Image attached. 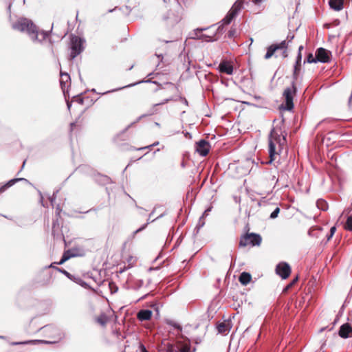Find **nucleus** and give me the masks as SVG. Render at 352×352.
<instances>
[{
	"mask_svg": "<svg viewBox=\"0 0 352 352\" xmlns=\"http://www.w3.org/2000/svg\"><path fill=\"white\" fill-rule=\"evenodd\" d=\"M12 28L20 32H25L33 41H43L47 36V32L42 31L40 34L38 28L33 22L26 18H20L12 24Z\"/></svg>",
	"mask_w": 352,
	"mask_h": 352,
	"instance_id": "obj_1",
	"label": "nucleus"
},
{
	"mask_svg": "<svg viewBox=\"0 0 352 352\" xmlns=\"http://www.w3.org/2000/svg\"><path fill=\"white\" fill-rule=\"evenodd\" d=\"M285 142V138L282 135L280 128L274 127L271 130L269 136V155L270 160L267 164H272L276 160V156L283 148Z\"/></svg>",
	"mask_w": 352,
	"mask_h": 352,
	"instance_id": "obj_2",
	"label": "nucleus"
},
{
	"mask_svg": "<svg viewBox=\"0 0 352 352\" xmlns=\"http://www.w3.org/2000/svg\"><path fill=\"white\" fill-rule=\"evenodd\" d=\"M85 41L77 36H72L71 38V53L70 59H74L78 55H79L84 50L83 44Z\"/></svg>",
	"mask_w": 352,
	"mask_h": 352,
	"instance_id": "obj_3",
	"label": "nucleus"
},
{
	"mask_svg": "<svg viewBox=\"0 0 352 352\" xmlns=\"http://www.w3.org/2000/svg\"><path fill=\"white\" fill-rule=\"evenodd\" d=\"M243 8V1L237 0L232 6L231 9L222 20V23L225 25H228L231 21L239 14L241 10Z\"/></svg>",
	"mask_w": 352,
	"mask_h": 352,
	"instance_id": "obj_4",
	"label": "nucleus"
},
{
	"mask_svg": "<svg viewBox=\"0 0 352 352\" xmlns=\"http://www.w3.org/2000/svg\"><path fill=\"white\" fill-rule=\"evenodd\" d=\"M296 87L295 82H292L291 87H287L283 92V96L285 100V109L287 111H291L294 108L293 98L296 93Z\"/></svg>",
	"mask_w": 352,
	"mask_h": 352,
	"instance_id": "obj_5",
	"label": "nucleus"
},
{
	"mask_svg": "<svg viewBox=\"0 0 352 352\" xmlns=\"http://www.w3.org/2000/svg\"><path fill=\"white\" fill-rule=\"evenodd\" d=\"M276 272L283 279H286L291 273V267L287 263L281 262L276 265Z\"/></svg>",
	"mask_w": 352,
	"mask_h": 352,
	"instance_id": "obj_6",
	"label": "nucleus"
},
{
	"mask_svg": "<svg viewBox=\"0 0 352 352\" xmlns=\"http://www.w3.org/2000/svg\"><path fill=\"white\" fill-rule=\"evenodd\" d=\"M316 59L317 63H328L330 60V52L324 48L320 47L316 52Z\"/></svg>",
	"mask_w": 352,
	"mask_h": 352,
	"instance_id": "obj_7",
	"label": "nucleus"
},
{
	"mask_svg": "<svg viewBox=\"0 0 352 352\" xmlns=\"http://www.w3.org/2000/svg\"><path fill=\"white\" fill-rule=\"evenodd\" d=\"M293 38H294V35H292V36L288 35L287 37V40H284L279 43L272 44V45H274L276 51H277L278 50H283V56L287 57V49L289 43L290 42H292Z\"/></svg>",
	"mask_w": 352,
	"mask_h": 352,
	"instance_id": "obj_8",
	"label": "nucleus"
},
{
	"mask_svg": "<svg viewBox=\"0 0 352 352\" xmlns=\"http://www.w3.org/2000/svg\"><path fill=\"white\" fill-rule=\"evenodd\" d=\"M210 147L209 143L204 140L196 143V151L201 156H206L208 153Z\"/></svg>",
	"mask_w": 352,
	"mask_h": 352,
	"instance_id": "obj_9",
	"label": "nucleus"
},
{
	"mask_svg": "<svg viewBox=\"0 0 352 352\" xmlns=\"http://www.w3.org/2000/svg\"><path fill=\"white\" fill-rule=\"evenodd\" d=\"M352 335V327L348 324H344L340 327L339 336L342 338H347Z\"/></svg>",
	"mask_w": 352,
	"mask_h": 352,
	"instance_id": "obj_10",
	"label": "nucleus"
},
{
	"mask_svg": "<svg viewBox=\"0 0 352 352\" xmlns=\"http://www.w3.org/2000/svg\"><path fill=\"white\" fill-rule=\"evenodd\" d=\"M220 72L230 75L233 72V67L230 63L226 61L221 63L219 65Z\"/></svg>",
	"mask_w": 352,
	"mask_h": 352,
	"instance_id": "obj_11",
	"label": "nucleus"
},
{
	"mask_svg": "<svg viewBox=\"0 0 352 352\" xmlns=\"http://www.w3.org/2000/svg\"><path fill=\"white\" fill-rule=\"evenodd\" d=\"M178 347L169 343H162L158 348L159 352H177Z\"/></svg>",
	"mask_w": 352,
	"mask_h": 352,
	"instance_id": "obj_12",
	"label": "nucleus"
},
{
	"mask_svg": "<svg viewBox=\"0 0 352 352\" xmlns=\"http://www.w3.org/2000/svg\"><path fill=\"white\" fill-rule=\"evenodd\" d=\"M152 316V311L149 309H142L138 314L137 318L140 321L148 320Z\"/></svg>",
	"mask_w": 352,
	"mask_h": 352,
	"instance_id": "obj_13",
	"label": "nucleus"
},
{
	"mask_svg": "<svg viewBox=\"0 0 352 352\" xmlns=\"http://www.w3.org/2000/svg\"><path fill=\"white\" fill-rule=\"evenodd\" d=\"M262 238L260 234L256 233H250V244L252 246H259L261 243Z\"/></svg>",
	"mask_w": 352,
	"mask_h": 352,
	"instance_id": "obj_14",
	"label": "nucleus"
},
{
	"mask_svg": "<svg viewBox=\"0 0 352 352\" xmlns=\"http://www.w3.org/2000/svg\"><path fill=\"white\" fill-rule=\"evenodd\" d=\"M329 5L331 9L340 11L343 8L344 0H329Z\"/></svg>",
	"mask_w": 352,
	"mask_h": 352,
	"instance_id": "obj_15",
	"label": "nucleus"
},
{
	"mask_svg": "<svg viewBox=\"0 0 352 352\" xmlns=\"http://www.w3.org/2000/svg\"><path fill=\"white\" fill-rule=\"evenodd\" d=\"M230 324L229 322H221L217 325L218 332L220 333H226L230 329Z\"/></svg>",
	"mask_w": 352,
	"mask_h": 352,
	"instance_id": "obj_16",
	"label": "nucleus"
},
{
	"mask_svg": "<svg viewBox=\"0 0 352 352\" xmlns=\"http://www.w3.org/2000/svg\"><path fill=\"white\" fill-rule=\"evenodd\" d=\"M251 279H252V276H251L250 274H249L248 272L241 273L239 278V282L243 285H247L251 281Z\"/></svg>",
	"mask_w": 352,
	"mask_h": 352,
	"instance_id": "obj_17",
	"label": "nucleus"
},
{
	"mask_svg": "<svg viewBox=\"0 0 352 352\" xmlns=\"http://www.w3.org/2000/svg\"><path fill=\"white\" fill-rule=\"evenodd\" d=\"M173 99L172 98H166L164 99L163 101H162L161 102H159V103H157V104H155L153 105V107H151V109H150V113H149V115H153L155 113H156L157 112V107L160 105H162V104H164L167 102H168L169 101H171L173 100Z\"/></svg>",
	"mask_w": 352,
	"mask_h": 352,
	"instance_id": "obj_18",
	"label": "nucleus"
},
{
	"mask_svg": "<svg viewBox=\"0 0 352 352\" xmlns=\"http://www.w3.org/2000/svg\"><path fill=\"white\" fill-rule=\"evenodd\" d=\"M69 80H70V76L67 73L60 72V83L62 87V89L66 86V84L68 82Z\"/></svg>",
	"mask_w": 352,
	"mask_h": 352,
	"instance_id": "obj_19",
	"label": "nucleus"
},
{
	"mask_svg": "<svg viewBox=\"0 0 352 352\" xmlns=\"http://www.w3.org/2000/svg\"><path fill=\"white\" fill-rule=\"evenodd\" d=\"M250 244V233L243 235L239 241L240 247H245Z\"/></svg>",
	"mask_w": 352,
	"mask_h": 352,
	"instance_id": "obj_20",
	"label": "nucleus"
},
{
	"mask_svg": "<svg viewBox=\"0 0 352 352\" xmlns=\"http://www.w3.org/2000/svg\"><path fill=\"white\" fill-rule=\"evenodd\" d=\"M36 342H44V343L50 344V343H52L53 342L36 340H28V341H24V342H13L12 344L13 345H20V344H30V343H36Z\"/></svg>",
	"mask_w": 352,
	"mask_h": 352,
	"instance_id": "obj_21",
	"label": "nucleus"
},
{
	"mask_svg": "<svg viewBox=\"0 0 352 352\" xmlns=\"http://www.w3.org/2000/svg\"><path fill=\"white\" fill-rule=\"evenodd\" d=\"M74 256V254H70V251L67 250L64 252L60 261L58 263H56L58 265H62L66 261H67L71 257Z\"/></svg>",
	"mask_w": 352,
	"mask_h": 352,
	"instance_id": "obj_22",
	"label": "nucleus"
},
{
	"mask_svg": "<svg viewBox=\"0 0 352 352\" xmlns=\"http://www.w3.org/2000/svg\"><path fill=\"white\" fill-rule=\"evenodd\" d=\"M275 52H276V50H275L274 45H271L270 46H269L267 47V52H266V54L265 55V59L270 58L274 55Z\"/></svg>",
	"mask_w": 352,
	"mask_h": 352,
	"instance_id": "obj_23",
	"label": "nucleus"
},
{
	"mask_svg": "<svg viewBox=\"0 0 352 352\" xmlns=\"http://www.w3.org/2000/svg\"><path fill=\"white\" fill-rule=\"evenodd\" d=\"M317 206L322 210H326L328 208L327 204L324 200L320 199L317 201Z\"/></svg>",
	"mask_w": 352,
	"mask_h": 352,
	"instance_id": "obj_24",
	"label": "nucleus"
},
{
	"mask_svg": "<svg viewBox=\"0 0 352 352\" xmlns=\"http://www.w3.org/2000/svg\"><path fill=\"white\" fill-rule=\"evenodd\" d=\"M317 63V60L316 59V56H314V55L311 53H309L307 58L305 60L304 63Z\"/></svg>",
	"mask_w": 352,
	"mask_h": 352,
	"instance_id": "obj_25",
	"label": "nucleus"
},
{
	"mask_svg": "<svg viewBox=\"0 0 352 352\" xmlns=\"http://www.w3.org/2000/svg\"><path fill=\"white\" fill-rule=\"evenodd\" d=\"M300 65L298 64V65H296L295 64L294 65V74H293V78H294V81L295 82V80H297V78H298V73L300 72Z\"/></svg>",
	"mask_w": 352,
	"mask_h": 352,
	"instance_id": "obj_26",
	"label": "nucleus"
},
{
	"mask_svg": "<svg viewBox=\"0 0 352 352\" xmlns=\"http://www.w3.org/2000/svg\"><path fill=\"white\" fill-rule=\"evenodd\" d=\"M344 228L348 230L352 231V215L347 218Z\"/></svg>",
	"mask_w": 352,
	"mask_h": 352,
	"instance_id": "obj_27",
	"label": "nucleus"
},
{
	"mask_svg": "<svg viewBox=\"0 0 352 352\" xmlns=\"http://www.w3.org/2000/svg\"><path fill=\"white\" fill-rule=\"evenodd\" d=\"M72 280H74V282H76V283H78V284H79V285H80L83 286V287H85V285H87V283H86L85 281H83V280H82L80 277H76H76H74V276H73V277H72Z\"/></svg>",
	"mask_w": 352,
	"mask_h": 352,
	"instance_id": "obj_28",
	"label": "nucleus"
},
{
	"mask_svg": "<svg viewBox=\"0 0 352 352\" xmlns=\"http://www.w3.org/2000/svg\"><path fill=\"white\" fill-rule=\"evenodd\" d=\"M195 349H193L192 351H190V346L189 344H184L180 349V352H195Z\"/></svg>",
	"mask_w": 352,
	"mask_h": 352,
	"instance_id": "obj_29",
	"label": "nucleus"
},
{
	"mask_svg": "<svg viewBox=\"0 0 352 352\" xmlns=\"http://www.w3.org/2000/svg\"><path fill=\"white\" fill-rule=\"evenodd\" d=\"M280 212V208L276 207L274 210L271 213L270 218L275 219L278 217V213Z\"/></svg>",
	"mask_w": 352,
	"mask_h": 352,
	"instance_id": "obj_30",
	"label": "nucleus"
},
{
	"mask_svg": "<svg viewBox=\"0 0 352 352\" xmlns=\"http://www.w3.org/2000/svg\"><path fill=\"white\" fill-rule=\"evenodd\" d=\"M204 217L201 216L199 219V221H198V223H197V228L198 229H199L200 228L203 227L205 224V220H204Z\"/></svg>",
	"mask_w": 352,
	"mask_h": 352,
	"instance_id": "obj_31",
	"label": "nucleus"
},
{
	"mask_svg": "<svg viewBox=\"0 0 352 352\" xmlns=\"http://www.w3.org/2000/svg\"><path fill=\"white\" fill-rule=\"evenodd\" d=\"M22 180H26L24 178H17V179H11L8 182V183L7 184V185L8 186H11L12 185H13L14 184H15L16 182L18 181H22Z\"/></svg>",
	"mask_w": 352,
	"mask_h": 352,
	"instance_id": "obj_32",
	"label": "nucleus"
},
{
	"mask_svg": "<svg viewBox=\"0 0 352 352\" xmlns=\"http://www.w3.org/2000/svg\"><path fill=\"white\" fill-rule=\"evenodd\" d=\"M158 144H159V142H154L153 144H152L151 145L140 148H138V150H143V149H146V148H150L153 147L155 146H157Z\"/></svg>",
	"mask_w": 352,
	"mask_h": 352,
	"instance_id": "obj_33",
	"label": "nucleus"
},
{
	"mask_svg": "<svg viewBox=\"0 0 352 352\" xmlns=\"http://www.w3.org/2000/svg\"><path fill=\"white\" fill-rule=\"evenodd\" d=\"M60 272H61L62 273H63L66 276H67L69 279H72V277L73 276L69 274L68 272L64 270H60V269H58L57 268Z\"/></svg>",
	"mask_w": 352,
	"mask_h": 352,
	"instance_id": "obj_34",
	"label": "nucleus"
},
{
	"mask_svg": "<svg viewBox=\"0 0 352 352\" xmlns=\"http://www.w3.org/2000/svg\"><path fill=\"white\" fill-rule=\"evenodd\" d=\"M110 289H111V292H116L118 290V287L116 286V285L113 283H109Z\"/></svg>",
	"mask_w": 352,
	"mask_h": 352,
	"instance_id": "obj_35",
	"label": "nucleus"
},
{
	"mask_svg": "<svg viewBox=\"0 0 352 352\" xmlns=\"http://www.w3.org/2000/svg\"><path fill=\"white\" fill-rule=\"evenodd\" d=\"M301 59H302V55H301V53H300V52H298V55H297V57H296V65H298V64H300V65Z\"/></svg>",
	"mask_w": 352,
	"mask_h": 352,
	"instance_id": "obj_36",
	"label": "nucleus"
},
{
	"mask_svg": "<svg viewBox=\"0 0 352 352\" xmlns=\"http://www.w3.org/2000/svg\"><path fill=\"white\" fill-rule=\"evenodd\" d=\"M336 227H332L331 229H330V235L328 236V240H329L332 236L334 234L335 232H336Z\"/></svg>",
	"mask_w": 352,
	"mask_h": 352,
	"instance_id": "obj_37",
	"label": "nucleus"
},
{
	"mask_svg": "<svg viewBox=\"0 0 352 352\" xmlns=\"http://www.w3.org/2000/svg\"><path fill=\"white\" fill-rule=\"evenodd\" d=\"M169 324L173 325L175 328L179 329V331L182 330V327L179 324L175 323V322H169Z\"/></svg>",
	"mask_w": 352,
	"mask_h": 352,
	"instance_id": "obj_38",
	"label": "nucleus"
},
{
	"mask_svg": "<svg viewBox=\"0 0 352 352\" xmlns=\"http://www.w3.org/2000/svg\"><path fill=\"white\" fill-rule=\"evenodd\" d=\"M147 226V223L143 225L141 228H138V230H136L135 232H134V234H137L138 232L143 230L144 229H145V228Z\"/></svg>",
	"mask_w": 352,
	"mask_h": 352,
	"instance_id": "obj_39",
	"label": "nucleus"
},
{
	"mask_svg": "<svg viewBox=\"0 0 352 352\" xmlns=\"http://www.w3.org/2000/svg\"><path fill=\"white\" fill-rule=\"evenodd\" d=\"M166 85L169 87L171 90H176L175 86L171 82H167Z\"/></svg>",
	"mask_w": 352,
	"mask_h": 352,
	"instance_id": "obj_40",
	"label": "nucleus"
},
{
	"mask_svg": "<svg viewBox=\"0 0 352 352\" xmlns=\"http://www.w3.org/2000/svg\"><path fill=\"white\" fill-rule=\"evenodd\" d=\"M235 34V30H230L228 32V37L232 38Z\"/></svg>",
	"mask_w": 352,
	"mask_h": 352,
	"instance_id": "obj_41",
	"label": "nucleus"
},
{
	"mask_svg": "<svg viewBox=\"0 0 352 352\" xmlns=\"http://www.w3.org/2000/svg\"><path fill=\"white\" fill-rule=\"evenodd\" d=\"M97 322L100 323L101 325H104L106 323V322L101 318H98L97 319Z\"/></svg>",
	"mask_w": 352,
	"mask_h": 352,
	"instance_id": "obj_42",
	"label": "nucleus"
},
{
	"mask_svg": "<svg viewBox=\"0 0 352 352\" xmlns=\"http://www.w3.org/2000/svg\"><path fill=\"white\" fill-rule=\"evenodd\" d=\"M210 210H211V208H208L204 212L202 216L204 217H206L207 215H208V213H209V212H210Z\"/></svg>",
	"mask_w": 352,
	"mask_h": 352,
	"instance_id": "obj_43",
	"label": "nucleus"
},
{
	"mask_svg": "<svg viewBox=\"0 0 352 352\" xmlns=\"http://www.w3.org/2000/svg\"><path fill=\"white\" fill-rule=\"evenodd\" d=\"M140 348L141 352H148L143 344H141Z\"/></svg>",
	"mask_w": 352,
	"mask_h": 352,
	"instance_id": "obj_44",
	"label": "nucleus"
},
{
	"mask_svg": "<svg viewBox=\"0 0 352 352\" xmlns=\"http://www.w3.org/2000/svg\"><path fill=\"white\" fill-rule=\"evenodd\" d=\"M297 280H298V277H296L295 279H294L292 280V282L289 285H288L287 289H288L289 287H292L297 281Z\"/></svg>",
	"mask_w": 352,
	"mask_h": 352,
	"instance_id": "obj_45",
	"label": "nucleus"
},
{
	"mask_svg": "<svg viewBox=\"0 0 352 352\" xmlns=\"http://www.w3.org/2000/svg\"><path fill=\"white\" fill-rule=\"evenodd\" d=\"M201 37H202V38H204V37H206V38H208L209 39H207V40H206L207 41H212V39H211V37H212V36H206V35H205V34H203V35L201 36Z\"/></svg>",
	"mask_w": 352,
	"mask_h": 352,
	"instance_id": "obj_46",
	"label": "nucleus"
},
{
	"mask_svg": "<svg viewBox=\"0 0 352 352\" xmlns=\"http://www.w3.org/2000/svg\"><path fill=\"white\" fill-rule=\"evenodd\" d=\"M263 1V0H253V2L255 3V4H259L260 3H261Z\"/></svg>",
	"mask_w": 352,
	"mask_h": 352,
	"instance_id": "obj_47",
	"label": "nucleus"
},
{
	"mask_svg": "<svg viewBox=\"0 0 352 352\" xmlns=\"http://www.w3.org/2000/svg\"><path fill=\"white\" fill-rule=\"evenodd\" d=\"M54 200H55V195H54H54H53V196H52V198H50V202H51V204H53V202H54Z\"/></svg>",
	"mask_w": 352,
	"mask_h": 352,
	"instance_id": "obj_48",
	"label": "nucleus"
},
{
	"mask_svg": "<svg viewBox=\"0 0 352 352\" xmlns=\"http://www.w3.org/2000/svg\"><path fill=\"white\" fill-rule=\"evenodd\" d=\"M77 100H78V102L80 104H82V103H83V100H82V98H78Z\"/></svg>",
	"mask_w": 352,
	"mask_h": 352,
	"instance_id": "obj_49",
	"label": "nucleus"
},
{
	"mask_svg": "<svg viewBox=\"0 0 352 352\" xmlns=\"http://www.w3.org/2000/svg\"><path fill=\"white\" fill-rule=\"evenodd\" d=\"M303 49V46L302 45H300L298 48V52H300L301 53V51Z\"/></svg>",
	"mask_w": 352,
	"mask_h": 352,
	"instance_id": "obj_50",
	"label": "nucleus"
},
{
	"mask_svg": "<svg viewBox=\"0 0 352 352\" xmlns=\"http://www.w3.org/2000/svg\"><path fill=\"white\" fill-rule=\"evenodd\" d=\"M151 81L150 80H142V81H140L138 83H140V82H151Z\"/></svg>",
	"mask_w": 352,
	"mask_h": 352,
	"instance_id": "obj_51",
	"label": "nucleus"
},
{
	"mask_svg": "<svg viewBox=\"0 0 352 352\" xmlns=\"http://www.w3.org/2000/svg\"><path fill=\"white\" fill-rule=\"evenodd\" d=\"M67 108L69 109L71 107V103L67 102Z\"/></svg>",
	"mask_w": 352,
	"mask_h": 352,
	"instance_id": "obj_52",
	"label": "nucleus"
},
{
	"mask_svg": "<svg viewBox=\"0 0 352 352\" xmlns=\"http://www.w3.org/2000/svg\"><path fill=\"white\" fill-rule=\"evenodd\" d=\"M51 328H52L51 327H45L43 329H45L46 330H48V329H50Z\"/></svg>",
	"mask_w": 352,
	"mask_h": 352,
	"instance_id": "obj_53",
	"label": "nucleus"
},
{
	"mask_svg": "<svg viewBox=\"0 0 352 352\" xmlns=\"http://www.w3.org/2000/svg\"><path fill=\"white\" fill-rule=\"evenodd\" d=\"M109 179L107 177H104V182H107Z\"/></svg>",
	"mask_w": 352,
	"mask_h": 352,
	"instance_id": "obj_54",
	"label": "nucleus"
},
{
	"mask_svg": "<svg viewBox=\"0 0 352 352\" xmlns=\"http://www.w3.org/2000/svg\"><path fill=\"white\" fill-rule=\"evenodd\" d=\"M155 124L157 126H160V124L158 122H155Z\"/></svg>",
	"mask_w": 352,
	"mask_h": 352,
	"instance_id": "obj_55",
	"label": "nucleus"
},
{
	"mask_svg": "<svg viewBox=\"0 0 352 352\" xmlns=\"http://www.w3.org/2000/svg\"><path fill=\"white\" fill-rule=\"evenodd\" d=\"M110 92H111V91H108L104 92L103 94H108V93H110Z\"/></svg>",
	"mask_w": 352,
	"mask_h": 352,
	"instance_id": "obj_56",
	"label": "nucleus"
},
{
	"mask_svg": "<svg viewBox=\"0 0 352 352\" xmlns=\"http://www.w3.org/2000/svg\"><path fill=\"white\" fill-rule=\"evenodd\" d=\"M50 267H54L53 263L50 265Z\"/></svg>",
	"mask_w": 352,
	"mask_h": 352,
	"instance_id": "obj_57",
	"label": "nucleus"
},
{
	"mask_svg": "<svg viewBox=\"0 0 352 352\" xmlns=\"http://www.w3.org/2000/svg\"><path fill=\"white\" fill-rule=\"evenodd\" d=\"M195 342H196V344H198L200 342V340L199 341L196 340Z\"/></svg>",
	"mask_w": 352,
	"mask_h": 352,
	"instance_id": "obj_58",
	"label": "nucleus"
},
{
	"mask_svg": "<svg viewBox=\"0 0 352 352\" xmlns=\"http://www.w3.org/2000/svg\"><path fill=\"white\" fill-rule=\"evenodd\" d=\"M197 30L199 31V32H201V31L204 30V29H200V30Z\"/></svg>",
	"mask_w": 352,
	"mask_h": 352,
	"instance_id": "obj_59",
	"label": "nucleus"
},
{
	"mask_svg": "<svg viewBox=\"0 0 352 352\" xmlns=\"http://www.w3.org/2000/svg\"><path fill=\"white\" fill-rule=\"evenodd\" d=\"M4 217H5V218H8L9 219H11V218L8 217L7 216H4Z\"/></svg>",
	"mask_w": 352,
	"mask_h": 352,
	"instance_id": "obj_60",
	"label": "nucleus"
},
{
	"mask_svg": "<svg viewBox=\"0 0 352 352\" xmlns=\"http://www.w3.org/2000/svg\"><path fill=\"white\" fill-rule=\"evenodd\" d=\"M3 338V336H0V338Z\"/></svg>",
	"mask_w": 352,
	"mask_h": 352,
	"instance_id": "obj_61",
	"label": "nucleus"
},
{
	"mask_svg": "<svg viewBox=\"0 0 352 352\" xmlns=\"http://www.w3.org/2000/svg\"><path fill=\"white\" fill-rule=\"evenodd\" d=\"M177 1H178L179 0H177Z\"/></svg>",
	"mask_w": 352,
	"mask_h": 352,
	"instance_id": "obj_62",
	"label": "nucleus"
}]
</instances>
